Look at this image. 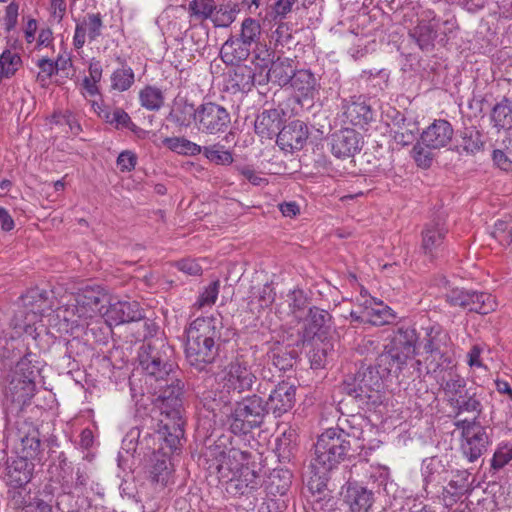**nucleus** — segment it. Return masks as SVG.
Listing matches in <instances>:
<instances>
[{
  "label": "nucleus",
  "mask_w": 512,
  "mask_h": 512,
  "mask_svg": "<svg viewBox=\"0 0 512 512\" xmlns=\"http://www.w3.org/2000/svg\"><path fill=\"white\" fill-rule=\"evenodd\" d=\"M276 293L270 284H265L254 294L250 305L257 304L259 310L268 308L275 301Z\"/></svg>",
  "instance_id": "680f3d73"
},
{
  "label": "nucleus",
  "mask_w": 512,
  "mask_h": 512,
  "mask_svg": "<svg viewBox=\"0 0 512 512\" xmlns=\"http://www.w3.org/2000/svg\"><path fill=\"white\" fill-rule=\"evenodd\" d=\"M361 297L365 298L364 314L366 320L375 326H382L392 323L396 319L394 311L384 305L382 302H376L375 298L367 299V291L361 292Z\"/></svg>",
  "instance_id": "c756f323"
},
{
  "label": "nucleus",
  "mask_w": 512,
  "mask_h": 512,
  "mask_svg": "<svg viewBox=\"0 0 512 512\" xmlns=\"http://www.w3.org/2000/svg\"><path fill=\"white\" fill-rule=\"evenodd\" d=\"M460 147L467 154L474 155L484 147L483 134L475 126L464 127L459 132Z\"/></svg>",
  "instance_id": "ea45409f"
},
{
  "label": "nucleus",
  "mask_w": 512,
  "mask_h": 512,
  "mask_svg": "<svg viewBox=\"0 0 512 512\" xmlns=\"http://www.w3.org/2000/svg\"><path fill=\"white\" fill-rule=\"evenodd\" d=\"M7 440L12 444L13 450L18 456L34 460L41 454L40 433L37 427L26 419L16 421Z\"/></svg>",
  "instance_id": "9b49d317"
},
{
  "label": "nucleus",
  "mask_w": 512,
  "mask_h": 512,
  "mask_svg": "<svg viewBox=\"0 0 512 512\" xmlns=\"http://www.w3.org/2000/svg\"><path fill=\"white\" fill-rule=\"evenodd\" d=\"M235 476L236 477L229 482V486H226V490L230 494L244 495L256 490L260 486V476L247 466L246 463Z\"/></svg>",
  "instance_id": "cd10ccee"
},
{
  "label": "nucleus",
  "mask_w": 512,
  "mask_h": 512,
  "mask_svg": "<svg viewBox=\"0 0 512 512\" xmlns=\"http://www.w3.org/2000/svg\"><path fill=\"white\" fill-rule=\"evenodd\" d=\"M446 233V227L440 222L431 221L427 223L421 233V249L424 254L436 255L444 242Z\"/></svg>",
  "instance_id": "bb28decb"
},
{
  "label": "nucleus",
  "mask_w": 512,
  "mask_h": 512,
  "mask_svg": "<svg viewBox=\"0 0 512 512\" xmlns=\"http://www.w3.org/2000/svg\"><path fill=\"white\" fill-rule=\"evenodd\" d=\"M203 458L209 475L215 476L220 483L229 486V482L247 462L248 453L235 448L227 449L217 444L207 447Z\"/></svg>",
  "instance_id": "39448f33"
},
{
  "label": "nucleus",
  "mask_w": 512,
  "mask_h": 512,
  "mask_svg": "<svg viewBox=\"0 0 512 512\" xmlns=\"http://www.w3.org/2000/svg\"><path fill=\"white\" fill-rule=\"evenodd\" d=\"M98 116L106 123L113 125L116 129L128 128L132 124L131 118L127 112L121 108L113 110L107 107H98Z\"/></svg>",
  "instance_id": "3c124183"
},
{
  "label": "nucleus",
  "mask_w": 512,
  "mask_h": 512,
  "mask_svg": "<svg viewBox=\"0 0 512 512\" xmlns=\"http://www.w3.org/2000/svg\"><path fill=\"white\" fill-rule=\"evenodd\" d=\"M420 341V336L413 327H400L389 343L414 357L415 345Z\"/></svg>",
  "instance_id": "a19ab883"
},
{
  "label": "nucleus",
  "mask_w": 512,
  "mask_h": 512,
  "mask_svg": "<svg viewBox=\"0 0 512 512\" xmlns=\"http://www.w3.org/2000/svg\"><path fill=\"white\" fill-rule=\"evenodd\" d=\"M412 359V355L406 354L397 346L388 343L376 358V364L380 369V373L388 378L390 376H398L407 366L408 361Z\"/></svg>",
  "instance_id": "dca6fc26"
},
{
  "label": "nucleus",
  "mask_w": 512,
  "mask_h": 512,
  "mask_svg": "<svg viewBox=\"0 0 512 512\" xmlns=\"http://www.w3.org/2000/svg\"><path fill=\"white\" fill-rule=\"evenodd\" d=\"M23 346L22 341L15 337L0 335V358L2 360H12L20 355V347Z\"/></svg>",
  "instance_id": "052dcab7"
},
{
  "label": "nucleus",
  "mask_w": 512,
  "mask_h": 512,
  "mask_svg": "<svg viewBox=\"0 0 512 512\" xmlns=\"http://www.w3.org/2000/svg\"><path fill=\"white\" fill-rule=\"evenodd\" d=\"M282 123L281 111L278 109H265L256 118L254 123L255 133L264 139H272L277 136Z\"/></svg>",
  "instance_id": "2f4dec72"
},
{
  "label": "nucleus",
  "mask_w": 512,
  "mask_h": 512,
  "mask_svg": "<svg viewBox=\"0 0 512 512\" xmlns=\"http://www.w3.org/2000/svg\"><path fill=\"white\" fill-rule=\"evenodd\" d=\"M308 138V128L303 121L295 120L277 134L276 143L281 150L292 152L303 148Z\"/></svg>",
  "instance_id": "aec40b11"
},
{
  "label": "nucleus",
  "mask_w": 512,
  "mask_h": 512,
  "mask_svg": "<svg viewBox=\"0 0 512 512\" xmlns=\"http://www.w3.org/2000/svg\"><path fill=\"white\" fill-rule=\"evenodd\" d=\"M492 159L494 164L504 171H512V152L504 149H495Z\"/></svg>",
  "instance_id": "774afa93"
},
{
  "label": "nucleus",
  "mask_w": 512,
  "mask_h": 512,
  "mask_svg": "<svg viewBox=\"0 0 512 512\" xmlns=\"http://www.w3.org/2000/svg\"><path fill=\"white\" fill-rule=\"evenodd\" d=\"M106 298L99 286H86L78 292L65 296L66 301L58 307L57 317L79 325L80 321L92 319L100 312V304Z\"/></svg>",
  "instance_id": "20e7f679"
},
{
  "label": "nucleus",
  "mask_w": 512,
  "mask_h": 512,
  "mask_svg": "<svg viewBox=\"0 0 512 512\" xmlns=\"http://www.w3.org/2000/svg\"><path fill=\"white\" fill-rule=\"evenodd\" d=\"M135 82V74L131 67L123 65L111 75V87L114 90L127 91Z\"/></svg>",
  "instance_id": "4d7b16f0"
},
{
  "label": "nucleus",
  "mask_w": 512,
  "mask_h": 512,
  "mask_svg": "<svg viewBox=\"0 0 512 512\" xmlns=\"http://www.w3.org/2000/svg\"><path fill=\"white\" fill-rule=\"evenodd\" d=\"M220 289L219 280L211 282L204 290L200 293L195 306L198 308L211 307L215 304Z\"/></svg>",
  "instance_id": "e2e57ef3"
},
{
  "label": "nucleus",
  "mask_w": 512,
  "mask_h": 512,
  "mask_svg": "<svg viewBox=\"0 0 512 512\" xmlns=\"http://www.w3.org/2000/svg\"><path fill=\"white\" fill-rule=\"evenodd\" d=\"M221 322L214 317H199L185 329V356L189 364L203 370L215 361L221 340Z\"/></svg>",
  "instance_id": "f03ea898"
},
{
  "label": "nucleus",
  "mask_w": 512,
  "mask_h": 512,
  "mask_svg": "<svg viewBox=\"0 0 512 512\" xmlns=\"http://www.w3.org/2000/svg\"><path fill=\"white\" fill-rule=\"evenodd\" d=\"M104 317L109 326H117L127 322L139 321L143 318V313L136 301H116L110 303Z\"/></svg>",
  "instance_id": "412c9836"
},
{
  "label": "nucleus",
  "mask_w": 512,
  "mask_h": 512,
  "mask_svg": "<svg viewBox=\"0 0 512 512\" xmlns=\"http://www.w3.org/2000/svg\"><path fill=\"white\" fill-rule=\"evenodd\" d=\"M342 116L345 123L363 128L373 120L374 113L369 104L360 97H354L350 100H343Z\"/></svg>",
  "instance_id": "5701e85b"
},
{
  "label": "nucleus",
  "mask_w": 512,
  "mask_h": 512,
  "mask_svg": "<svg viewBox=\"0 0 512 512\" xmlns=\"http://www.w3.org/2000/svg\"><path fill=\"white\" fill-rule=\"evenodd\" d=\"M201 153H203L207 160L216 165L226 166L232 164L234 161L232 152L218 143L202 147Z\"/></svg>",
  "instance_id": "864d4df0"
},
{
  "label": "nucleus",
  "mask_w": 512,
  "mask_h": 512,
  "mask_svg": "<svg viewBox=\"0 0 512 512\" xmlns=\"http://www.w3.org/2000/svg\"><path fill=\"white\" fill-rule=\"evenodd\" d=\"M171 348L163 340L144 343L139 351V363L146 372L152 385L154 380L158 385L157 406L160 419L157 434L167 447L175 450L184 436L185 421L182 415L183 393L182 382L171 376L173 363L169 360Z\"/></svg>",
  "instance_id": "f257e3e1"
},
{
  "label": "nucleus",
  "mask_w": 512,
  "mask_h": 512,
  "mask_svg": "<svg viewBox=\"0 0 512 512\" xmlns=\"http://www.w3.org/2000/svg\"><path fill=\"white\" fill-rule=\"evenodd\" d=\"M291 485V475L288 471H273L267 483V491L271 495H285Z\"/></svg>",
  "instance_id": "603ef678"
},
{
  "label": "nucleus",
  "mask_w": 512,
  "mask_h": 512,
  "mask_svg": "<svg viewBox=\"0 0 512 512\" xmlns=\"http://www.w3.org/2000/svg\"><path fill=\"white\" fill-rule=\"evenodd\" d=\"M344 501L352 512H369L374 503V493L358 482H348L345 486Z\"/></svg>",
  "instance_id": "b1692460"
},
{
  "label": "nucleus",
  "mask_w": 512,
  "mask_h": 512,
  "mask_svg": "<svg viewBox=\"0 0 512 512\" xmlns=\"http://www.w3.org/2000/svg\"><path fill=\"white\" fill-rule=\"evenodd\" d=\"M363 145L360 133L345 128L332 135L331 152L337 158H348L358 153Z\"/></svg>",
  "instance_id": "6ab92c4d"
},
{
  "label": "nucleus",
  "mask_w": 512,
  "mask_h": 512,
  "mask_svg": "<svg viewBox=\"0 0 512 512\" xmlns=\"http://www.w3.org/2000/svg\"><path fill=\"white\" fill-rule=\"evenodd\" d=\"M21 66L22 59L17 52L4 50L0 55V83L3 79L13 77Z\"/></svg>",
  "instance_id": "09e8293b"
},
{
  "label": "nucleus",
  "mask_w": 512,
  "mask_h": 512,
  "mask_svg": "<svg viewBox=\"0 0 512 512\" xmlns=\"http://www.w3.org/2000/svg\"><path fill=\"white\" fill-rule=\"evenodd\" d=\"M240 12L236 3L226 2L216 5L211 21L215 27H229L236 19Z\"/></svg>",
  "instance_id": "79ce46f5"
},
{
  "label": "nucleus",
  "mask_w": 512,
  "mask_h": 512,
  "mask_svg": "<svg viewBox=\"0 0 512 512\" xmlns=\"http://www.w3.org/2000/svg\"><path fill=\"white\" fill-rule=\"evenodd\" d=\"M268 360L281 371H286L293 366L294 357L286 346L276 342L267 352Z\"/></svg>",
  "instance_id": "49530a36"
},
{
  "label": "nucleus",
  "mask_w": 512,
  "mask_h": 512,
  "mask_svg": "<svg viewBox=\"0 0 512 512\" xmlns=\"http://www.w3.org/2000/svg\"><path fill=\"white\" fill-rule=\"evenodd\" d=\"M188 9L191 18H194L195 20H211L213 12L216 9V3L214 0H192L189 3Z\"/></svg>",
  "instance_id": "bf43d9fd"
},
{
  "label": "nucleus",
  "mask_w": 512,
  "mask_h": 512,
  "mask_svg": "<svg viewBox=\"0 0 512 512\" xmlns=\"http://www.w3.org/2000/svg\"><path fill=\"white\" fill-rule=\"evenodd\" d=\"M348 435L339 428H329L324 431L315 444V457L310 468L314 476L323 483L328 472L344 460L350 449Z\"/></svg>",
  "instance_id": "7ed1b4c3"
},
{
  "label": "nucleus",
  "mask_w": 512,
  "mask_h": 512,
  "mask_svg": "<svg viewBox=\"0 0 512 512\" xmlns=\"http://www.w3.org/2000/svg\"><path fill=\"white\" fill-rule=\"evenodd\" d=\"M256 381V374L250 363L243 357H237L223 370L222 383L228 392L243 393L250 391Z\"/></svg>",
  "instance_id": "4468645a"
},
{
  "label": "nucleus",
  "mask_w": 512,
  "mask_h": 512,
  "mask_svg": "<svg viewBox=\"0 0 512 512\" xmlns=\"http://www.w3.org/2000/svg\"><path fill=\"white\" fill-rule=\"evenodd\" d=\"M447 473L444 462L436 457H428L422 461L421 476L424 490L429 493L430 487H437L445 480Z\"/></svg>",
  "instance_id": "c85d7f7f"
},
{
  "label": "nucleus",
  "mask_w": 512,
  "mask_h": 512,
  "mask_svg": "<svg viewBox=\"0 0 512 512\" xmlns=\"http://www.w3.org/2000/svg\"><path fill=\"white\" fill-rule=\"evenodd\" d=\"M423 335L420 336V345L426 353L439 358L437 368H449L453 364V342L449 332L438 323H429L422 327Z\"/></svg>",
  "instance_id": "9d476101"
},
{
  "label": "nucleus",
  "mask_w": 512,
  "mask_h": 512,
  "mask_svg": "<svg viewBox=\"0 0 512 512\" xmlns=\"http://www.w3.org/2000/svg\"><path fill=\"white\" fill-rule=\"evenodd\" d=\"M454 129L444 119L434 120L421 134V141L424 146L432 149L446 147L452 140Z\"/></svg>",
  "instance_id": "4be33fe9"
},
{
  "label": "nucleus",
  "mask_w": 512,
  "mask_h": 512,
  "mask_svg": "<svg viewBox=\"0 0 512 512\" xmlns=\"http://www.w3.org/2000/svg\"><path fill=\"white\" fill-rule=\"evenodd\" d=\"M147 474L150 485L158 493L165 492L175 483V468L165 454L154 453Z\"/></svg>",
  "instance_id": "2eb2a0df"
},
{
  "label": "nucleus",
  "mask_w": 512,
  "mask_h": 512,
  "mask_svg": "<svg viewBox=\"0 0 512 512\" xmlns=\"http://www.w3.org/2000/svg\"><path fill=\"white\" fill-rule=\"evenodd\" d=\"M197 115L196 129L204 135L224 133L231 123V115L227 108L213 101L199 104Z\"/></svg>",
  "instance_id": "f8f14e48"
},
{
  "label": "nucleus",
  "mask_w": 512,
  "mask_h": 512,
  "mask_svg": "<svg viewBox=\"0 0 512 512\" xmlns=\"http://www.w3.org/2000/svg\"><path fill=\"white\" fill-rule=\"evenodd\" d=\"M469 298L467 310L470 312L486 315L496 307L495 299L489 293L471 290Z\"/></svg>",
  "instance_id": "c03bdc74"
},
{
  "label": "nucleus",
  "mask_w": 512,
  "mask_h": 512,
  "mask_svg": "<svg viewBox=\"0 0 512 512\" xmlns=\"http://www.w3.org/2000/svg\"><path fill=\"white\" fill-rule=\"evenodd\" d=\"M456 416L463 413L472 414L473 418L478 420L483 412L482 393L477 388L469 387L468 391L450 407Z\"/></svg>",
  "instance_id": "72a5a7b5"
},
{
  "label": "nucleus",
  "mask_w": 512,
  "mask_h": 512,
  "mask_svg": "<svg viewBox=\"0 0 512 512\" xmlns=\"http://www.w3.org/2000/svg\"><path fill=\"white\" fill-rule=\"evenodd\" d=\"M296 388L293 384L282 381L270 392L267 405V414L271 411L275 417H280L290 411L295 403Z\"/></svg>",
  "instance_id": "a211bd4d"
},
{
  "label": "nucleus",
  "mask_w": 512,
  "mask_h": 512,
  "mask_svg": "<svg viewBox=\"0 0 512 512\" xmlns=\"http://www.w3.org/2000/svg\"><path fill=\"white\" fill-rule=\"evenodd\" d=\"M36 356L28 353L24 355L11 370L6 379L5 397L12 402L25 405L35 394V379L38 367L33 364Z\"/></svg>",
  "instance_id": "423d86ee"
},
{
  "label": "nucleus",
  "mask_w": 512,
  "mask_h": 512,
  "mask_svg": "<svg viewBox=\"0 0 512 512\" xmlns=\"http://www.w3.org/2000/svg\"><path fill=\"white\" fill-rule=\"evenodd\" d=\"M432 148H428L422 144V141L418 142L412 149V156L419 167L428 168L432 164L433 153Z\"/></svg>",
  "instance_id": "338daca9"
},
{
  "label": "nucleus",
  "mask_w": 512,
  "mask_h": 512,
  "mask_svg": "<svg viewBox=\"0 0 512 512\" xmlns=\"http://www.w3.org/2000/svg\"><path fill=\"white\" fill-rule=\"evenodd\" d=\"M255 84V72L247 65H238L230 74L227 81V89L236 94L248 93Z\"/></svg>",
  "instance_id": "f704fd0d"
},
{
  "label": "nucleus",
  "mask_w": 512,
  "mask_h": 512,
  "mask_svg": "<svg viewBox=\"0 0 512 512\" xmlns=\"http://www.w3.org/2000/svg\"><path fill=\"white\" fill-rule=\"evenodd\" d=\"M454 426L460 431V450L470 462L477 461L491 444L486 428L476 419H459Z\"/></svg>",
  "instance_id": "6e6552de"
},
{
  "label": "nucleus",
  "mask_w": 512,
  "mask_h": 512,
  "mask_svg": "<svg viewBox=\"0 0 512 512\" xmlns=\"http://www.w3.org/2000/svg\"><path fill=\"white\" fill-rule=\"evenodd\" d=\"M251 52V48L242 42L237 36L229 37L220 49L222 61L227 65H239L245 61Z\"/></svg>",
  "instance_id": "473e14b6"
},
{
  "label": "nucleus",
  "mask_w": 512,
  "mask_h": 512,
  "mask_svg": "<svg viewBox=\"0 0 512 512\" xmlns=\"http://www.w3.org/2000/svg\"><path fill=\"white\" fill-rule=\"evenodd\" d=\"M491 120L494 126L502 129H509L512 127V102L504 98L497 103L491 113Z\"/></svg>",
  "instance_id": "de8ad7c7"
},
{
  "label": "nucleus",
  "mask_w": 512,
  "mask_h": 512,
  "mask_svg": "<svg viewBox=\"0 0 512 512\" xmlns=\"http://www.w3.org/2000/svg\"><path fill=\"white\" fill-rule=\"evenodd\" d=\"M512 461V441L500 442L490 460V469L494 472L502 470Z\"/></svg>",
  "instance_id": "5fc2aeb1"
},
{
  "label": "nucleus",
  "mask_w": 512,
  "mask_h": 512,
  "mask_svg": "<svg viewBox=\"0 0 512 512\" xmlns=\"http://www.w3.org/2000/svg\"><path fill=\"white\" fill-rule=\"evenodd\" d=\"M35 465L30 458L18 456L7 465L6 481L13 488H21L29 483L33 476Z\"/></svg>",
  "instance_id": "a878e982"
},
{
  "label": "nucleus",
  "mask_w": 512,
  "mask_h": 512,
  "mask_svg": "<svg viewBox=\"0 0 512 512\" xmlns=\"http://www.w3.org/2000/svg\"><path fill=\"white\" fill-rule=\"evenodd\" d=\"M163 91L152 85H147L139 91V102L148 111H158L164 105Z\"/></svg>",
  "instance_id": "37998d69"
},
{
  "label": "nucleus",
  "mask_w": 512,
  "mask_h": 512,
  "mask_svg": "<svg viewBox=\"0 0 512 512\" xmlns=\"http://www.w3.org/2000/svg\"><path fill=\"white\" fill-rule=\"evenodd\" d=\"M198 106L188 102L184 98H176L168 119L180 127L188 128L194 126L196 128L198 118Z\"/></svg>",
  "instance_id": "7c9ffc66"
},
{
  "label": "nucleus",
  "mask_w": 512,
  "mask_h": 512,
  "mask_svg": "<svg viewBox=\"0 0 512 512\" xmlns=\"http://www.w3.org/2000/svg\"><path fill=\"white\" fill-rule=\"evenodd\" d=\"M440 387L449 407L456 402V399H460L469 389L466 379L453 371L448 373V378L443 377L441 379Z\"/></svg>",
  "instance_id": "c9c22d12"
},
{
  "label": "nucleus",
  "mask_w": 512,
  "mask_h": 512,
  "mask_svg": "<svg viewBox=\"0 0 512 512\" xmlns=\"http://www.w3.org/2000/svg\"><path fill=\"white\" fill-rule=\"evenodd\" d=\"M328 313L325 310L313 307L309 309V314L305 320L303 337L305 339L313 338L324 326Z\"/></svg>",
  "instance_id": "8fccbe9b"
},
{
  "label": "nucleus",
  "mask_w": 512,
  "mask_h": 512,
  "mask_svg": "<svg viewBox=\"0 0 512 512\" xmlns=\"http://www.w3.org/2000/svg\"><path fill=\"white\" fill-rule=\"evenodd\" d=\"M440 20L432 12H427L421 18L418 24L410 30V36L417 42L422 50H428L433 47L434 40L437 37V29Z\"/></svg>",
  "instance_id": "393cba45"
},
{
  "label": "nucleus",
  "mask_w": 512,
  "mask_h": 512,
  "mask_svg": "<svg viewBox=\"0 0 512 512\" xmlns=\"http://www.w3.org/2000/svg\"><path fill=\"white\" fill-rule=\"evenodd\" d=\"M332 352L333 346L330 342H315L312 349L309 351L311 366L316 369L324 367Z\"/></svg>",
  "instance_id": "6e6d98bb"
},
{
  "label": "nucleus",
  "mask_w": 512,
  "mask_h": 512,
  "mask_svg": "<svg viewBox=\"0 0 512 512\" xmlns=\"http://www.w3.org/2000/svg\"><path fill=\"white\" fill-rule=\"evenodd\" d=\"M470 473L467 470H457L448 485L443 490L445 504L453 505L469 489Z\"/></svg>",
  "instance_id": "e433bc0d"
},
{
  "label": "nucleus",
  "mask_w": 512,
  "mask_h": 512,
  "mask_svg": "<svg viewBox=\"0 0 512 512\" xmlns=\"http://www.w3.org/2000/svg\"><path fill=\"white\" fill-rule=\"evenodd\" d=\"M267 415V405L265 400L257 394L248 395L237 401L227 422L230 430L235 435L247 434L254 428L259 427Z\"/></svg>",
  "instance_id": "0eeeda50"
},
{
  "label": "nucleus",
  "mask_w": 512,
  "mask_h": 512,
  "mask_svg": "<svg viewBox=\"0 0 512 512\" xmlns=\"http://www.w3.org/2000/svg\"><path fill=\"white\" fill-rule=\"evenodd\" d=\"M52 122L57 125H67L71 133L74 135H78L82 130L77 118L69 110L64 112H55L52 116Z\"/></svg>",
  "instance_id": "0e129e2a"
},
{
  "label": "nucleus",
  "mask_w": 512,
  "mask_h": 512,
  "mask_svg": "<svg viewBox=\"0 0 512 512\" xmlns=\"http://www.w3.org/2000/svg\"><path fill=\"white\" fill-rule=\"evenodd\" d=\"M303 97H312L316 90L317 80L308 69L294 70L289 83Z\"/></svg>",
  "instance_id": "58836bf2"
},
{
  "label": "nucleus",
  "mask_w": 512,
  "mask_h": 512,
  "mask_svg": "<svg viewBox=\"0 0 512 512\" xmlns=\"http://www.w3.org/2000/svg\"><path fill=\"white\" fill-rule=\"evenodd\" d=\"M260 36V23L253 18H245L241 24L240 34L237 36V38L251 48L252 44L258 42Z\"/></svg>",
  "instance_id": "13d9d810"
},
{
  "label": "nucleus",
  "mask_w": 512,
  "mask_h": 512,
  "mask_svg": "<svg viewBox=\"0 0 512 512\" xmlns=\"http://www.w3.org/2000/svg\"><path fill=\"white\" fill-rule=\"evenodd\" d=\"M163 144L179 155L196 156L202 152V146L185 137H167Z\"/></svg>",
  "instance_id": "a18cd8bd"
},
{
  "label": "nucleus",
  "mask_w": 512,
  "mask_h": 512,
  "mask_svg": "<svg viewBox=\"0 0 512 512\" xmlns=\"http://www.w3.org/2000/svg\"><path fill=\"white\" fill-rule=\"evenodd\" d=\"M470 291L461 288H454L445 294L446 302L452 307H460L467 310L470 300Z\"/></svg>",
  "instance_id": "69168bd1"
},
{
  "label": "nucleus",
  "mask_w": 512,
  "mask_h": 512,
  "mask_svg": "<svg viewBox=\"0 0 512 512\" xmlns=\"http://www.w3.org/2000/svg\"><path fill=\"white\" fill-rule=\"evenodd\" d=\"M294 70L292 59L278 57L269 68L268 79L279 86H285L290 83Z\"/></svg>",
  "instance_id": "4c0bfd02"
},
{
  "label": "nucleus",
  "mask_w": 512,
  "mask_h": 512,
  "mask_svg": "<svg viewBox=\"0 0 512 512\" xmlns=\"http://www.w3.org/2000/svg\"><path fill=\"white\" fill-rule=\"evenodd\" d=\"M22 309L19 311L23 317L22 323H17L16 327L22 329L26 334L32 335L33 331L38 330L40 327L45 328L41 324L36 326L38 322H42V318L50 316L52 306L48 300L47 292L39 289H31L24 296H22Z\"/></svg>",
  "instance_id": "1a4fd4ad"
},
{
  "label": "nucleus",
  "mask_w": 512,
  "mask_h": 512,
  "mask_svg": "<svg viewBox=\"0 0 512 512\" xmlns=\"http://www.w3.org/2000/svg\"><path fill=\"white\" fill-rule=\"evenodd\" d=\"M104 28L103 16L101 13H87L83 18L76 21L73 36V45L81 49L86 42H93L102 35Z\"/></svg>",
  "instance_id": "f3484780"
},
{
  "label": "nucleus",
  "mask_w": 512,
  "mask_h": 512,
  "mask_svg": "<svg viewBox=\"0 0 512 512\" xmlns=\"http://www.w3.org/2000/svg\"><path fill=\"white\" fill-rule=\"evenodd\" d=\"M385 379L387 377L380 373L376 363L374 366L367 367L363 372H359L355 379L356 386L353 389L355 398L364 405L376 406L382 403L381 390Z\"/></svg>",
  "instance_id": "ddd939ff"
}]
</instances>
